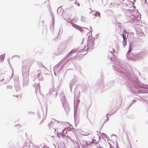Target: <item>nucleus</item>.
Returning <instances> with one entry per match:
<instances>
[{
	"label": "nucleus",
	"instance_id": "8",
	"mask_svg": "<svg viewBox=\"0 0 148 148\" xmlns=\"http://www.w3.org/2000/svg\"><path fill=\"white\" fill-rule=\"evenodd\" d=\"M113 51H114V50H113Z\"/></svg>",
	"mask_w": 148,
	"mask_h": 148
},
{
	"label": "nucleus",
	"instance_id": "7",
	"mask_svg": "<svg viewBox=\"0 0 148 148\" xmlns=\"http://www.w3.org/2000/svg\"><path fill=\"white\" fill-rule=\"evenodd\" d=\"M67 127H65V128H64L65 129V128H66Z\"/></svg>",
	"mask_w": 148,
	"mask_h": 148
},
{
	"label": "nucleus",
	"instance_id": "1",
	"mask_svg": "<svg viewBox=\"0 0 148 148\" xmlns=\"http://www.w3.org/2000/svg\"><path fill=\"white\" fill-rule=\"evenodd\" d=\"M126 32L125 30H123V34H122V36L123 38V41L122 43L123 45V46L124 47H125L126 45V42H127V38H126Z\"/></svg>",
	"mask_w": 148,
	"mask_h": 148
},
{
	"label": "nucleus",
	"instance_id": "4",
	"mask_svg": "<svg viewBox=\"0 0 148 148\" xmlns=\"http://www.w3.org/2000/svg\"><path fill=\"white\" fill-rule=\"evenodd\" d=\"M91 12L92 13V15L93 16H99V17H100V14L98 12H95L93 10L91 11Z\"/></svg>",
	"mask_w": 148,
	"mask_h": 148
},
{
	"label": "nucleus",
	"instance_id": "6",
	"mask_svg": "<svg viewBox=\"0 0 148 148\" xmlns=\"http://www.w3.org/2000/svg\"><path fill=\"white\" fill-rule=\"evenodd\" d=\"M87 134H86V135H88L90 134V131L88 132V133H86Z\"/></svg>",
	"mask_w": 148,
	"mask_h": 148
},
{
	"label": "nucleus",
	"instance_id": "5",
	"mask_svg": "<svg viewBox=\"0 0 148 148\" xmlns=\"http://www.w3.org/2000/svg\"><path fill=\"white\" fill-rule=\"evenodd\" d=\"M75 4L76 5H77L78 6H79L80 4L78 2L75 1Z\"/></svg>",
	"mask_w": 148,
	"mask_h": 148
},
{
	"label": "nucleus",
	"instance_id": "3",
	"mask_svg": "<svg viewBox=\"0 0 148 148\" xmlns=\"http://www.w3.org/2000/svg\"><path fill=\"white\" fill-rule=\"evenodd\" d=\"M132 48H131V45H130L129 47V50L128 51V53L127 54V56L129 58L133 60H135V58L133 57V55L132 54H130H130H129V53H130L131 51H132Z\"/></svg>",
	"mask_w": 148,
	"mask_h": 148
},
{
	"label": "nucleus",
	"instance_id": "2",
	"mask_svg": "<svg viewBox=\"0 0 148 148\" xmlns=\"http://www.w3.org/2000/svg\"><path fill=\"white\" fill-rule=\"evenodd\" d=\"M94 45V42L93 40H89L88 41L87 46L88 49L93 48Z\"/></svg>",
	"mask_w": 148,
	"mask_h": 148
}]
</instances>
